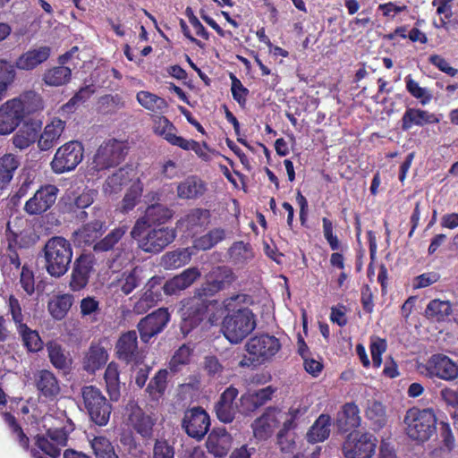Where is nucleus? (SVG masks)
Wrapping results in <instances>:
<instances>
[{
    "label": "nucleus",
    "mask_w": 458,
    "mask_h": 458,
    "mask_svg": "<svg viewBox=\"0 0 458 458\" xmlns=\"http://www.w3.org/2000/svg\"><path fill=\"white\" fill-rule=\"evenodd\" d=\"M254 302L251 295L238 293L224 300L226 311L222 322L225 337L232 344H239L256 328V316L250 309Z\"/></svg>",
    "instance_id": "1"
},
{
    "label": "nucleus",
    "mask_w": 458,
    "mask_h": 458,
    "mask_svg": "<svg viewBox=\"0 0 458 458\" xmlns=\"http://www.w3.org/2000/svg\"><path fill=\"white\" fill-rule=\"evenodd\" d=\"M200 272L197 267H189L163 284L164 277L154 276L148 279L144 293L133 305V311L144 314L162 300V293L174 295L189 288L199 277Z\"/></svg>",
    "instance_id": "2"
},
{
    "label": "nucleus",
    "mask_w": 458,
    "mask_h": 458,
    "mask_svg": "<svg viewBox=\"0 0 458 458\" xmlns=\"http://www.w3.org/2000/svg\"><path fill=\"white\" fill-rule=\"evenodd\" d=\"M50 54L51 48L47 46H42L21 54L15 60L14 64L5 59H0V101L16 78L15 68L22 71H31L46 62Z\"/></svg>",
    "instance_id": "3"
},
{
    "label": "nucleus",
    "mask_w": 458,
    "mask_h": 458,
    "mask_svg": "<svg viewBox=\"0 0 458 458\" xmlns=\"http://www.w3.org/2000/svg\"><path fill=\"white\" fill-rule=\"evenodd\" d=\"M403 431L417 445L428 442L437 433V418L432 408L411 407L404 414Z\"/></svg>",
    "instance_id": "4"
},
{
    "label": "nucleus",
    "mask_w": 458,
    "mask_h": 458,
    "mask_svg": "<svg viewBox=\"0 0 458 458\" xmlns=\"http://www.w3.org/2000/svg\"><path fill=\"white\" fill-rule=\"evenodd\" d=\"M45 268L48 275L59 278L66 274L72 259V246L63 236L49 238L43 248Z\"/></svg>",
    "instance_id": "5"
},
{
    "label": "nucleus",
    "mask_w": 458,
    "mask_h": 458,
    "mask_svg": "<svg viewBox=\"0 0 458 458\" xmlns=\"http://www.w3.org/2000/svg\"><path fill=\"white\" fill-rule=\"evenodd\" d=\"M282 345L278 338L268 334L255 335L245 344L247 355L239 361L240 368H257L272 360Z\"/></svg>",
    "instance_id": "6"
},
{
    "label": "nucleus",
    "mask_w": 458,
    "mask_h": 458,
    "mask_svg": "<svg viewBox=\"0 0 458 458\" xmlns=\"http://www.w3.org/2000/svg\"><path fill=\"white\" fill-rule=\"evenodd\" d=\"M216 301L204 299L194 292L193 295L181 301L180 313L182 318L181 329L184 335L196 328L206 318L211 305Z\"/></svg>",
    "instance_id": "7"
},
{
    "label": "nucleus",
    "mask_w": 458,
    "mask_h": 458,
    "mask_svg": "<svg viewBox=\"0 0 458 458\" xmlns=\"http://www.w3.org/2000/svg\"><path fill=\"white\" fill-rule=\"evenodd\" d=\"M81 394L84 408L91 421L99 427L107 425L113 407L101 390L92 385L84 386Z\"/></svg>",
    "instance_id": "8"
},
{
    "label": "nucleus",
    "mask_w": 458,
    "mask_h": 458,
    "mask_svg": "<svg viewBox=\"0 0 458 458\" xmlns=\"http://www.w3.org/2000/svg\"><path fill=\"white\" fill-rule=\"evenodd\" d=\"M127 155L123 141L116 139L105 140L97 149L89 165L92 174L119 165Z\"/></svg>",
    "instance_id": "9"
},
{
    "label": "nucleus",
    "mask_w": 458,
    "mask_h": 458,
    "mask_svg": "<svg viewBox=\"0 0 458 458\" xmlns=\"http://www.w3.org/2000/svg\"><path fill=\"white\" fill-rule=\"evenodd\" d=\"M377 445V439L373 434L354 430L344 438L342 453L345 458H372Z\"/></svg>",
    "instance_id": "10"
},
{
    "label": "nucleus",
    "mask_w": 458,
    "mask_h": 458,
    "mask_svg": "<svg viewBox=\"0 0 458 458\" xmlns=\"http://www.w3.org/2000/svg\"><path fill=\"white\" fill-rule=\"evenodd\" d=\"M84 147L78 140H70L59 147L50 163L52 171L61 174L74 170L82 161Z\"/></svg>",
    "instance_id": "11"
},
{
    "label": "nucleus",
    "mask_w": 458,
    "mask_h": 458,
    "mask_svg": "<svg viewBox=\"0 0 458 458\" xmlns=\"http://www.w3.org/2000/svg\"><path fill=\"white\" fill-rule=\"evenodd\" d=\"M235 280L233 270L226 266L213 267L205 276V281L194 292L210 300Z\"/></svg>",
    "instance_id": "12"
},
{
    "label": "nucleus",
    "mask_w": 458,
    "mask_h": 458,
    "mask_svg": "<svg viewBox=\"0 0 458 458\" xmlns=\"http://www.w3.org/2000/svg\"><path fill=\"white\" fill-rule=\"evenodd\" d=\"M419 368L420 372L429 378L436 377L445 381H453L458 377V365L443 353L432 354Z\"/></svg>",
    "instance_id": "13"
},
{
    "label": "nucleus",
    "mask_w": 458,
    "mask_h": 458,
    "mask_svg": "<svg viewBox=\"0 0 458 458\" xmlns=\"http://www.w3.org/2000/svg\"><path fill=\"white\" fill-rule=\"evenodd\" d=\"M7 246L4 247L0 252V268L2 274L10 279L16 276L20 268H21V254L18 249V237L16 233L11 230L10 222L6 225Z\"/></svg>",
    "instance_id": "14"
},
{
    "label": "nucleus",
    "mask_w": 458,
    "mask_h": 458,
    "mask_svg": "<svg viewBox=\"0 0 458 458\" xmlns=\"http://www.w3.org/2000/svg\"><path fill=\"white\" fill-rule=\"evenodd\" d=\"M45 436L61 449L67 445L70 434L75 429L72 420L62 413L60 417L47 414L43 417Z\"/></svg>",
    "instance_id": "15"
},
{
    "label": "nucleus",
    "mask_w": 458,
    "mask_h": 458,
    "mask_svg": "<svg viewBox=\"0 0 458 458\" xmlns=\"http://www.w3.org/2000/svg\"><path fill=\"white\" fill-rule=\"evenodd\" d=\"M182 428L190 437L200 441L209 430V415L200 406L187 409L182 420Z\"/></svg>",
    "instance_id": "16"
},
{
    "label": "nucleus",
    "mask_w": 458,
    "mask_h": 458,
    "mask_svg": "<svg viewBox=\"0 0 458 458\" xmlns=\"http://www.w3.org/2000/svg\"><path fill=\"white\" fill-rule=\"evenodd\" d=\"M176 237L174 227H154L139 240V248L147 253L157 254L165 250Z\"/></svg>",
    "instance_id": "17"
},
{
    "label": "nucleus",
    "mask_w": 458,
    "mask_h": 458,
    "mask_svg": "<svg viewBox=\"0 0 458 458\" xmlns=\"http://www.w3.org/2000/svg\"><path fill=\"white\" fill-rule=\"evenodd\" d=\"M25 116V103L21 98L7 100L0 106V135L12 133Z\"/></svg>",
    "instance_id": "18"
},
{
    "label": "nucleus",
    "mask_w": 458,
    "mask_h": 458,
    "mask_svg": "<svg viewBox=\"0 0 458 458\" xmlns=\"http://www.w3.org/2000/svg\"><path fill=\"white\" fill-rule=\"evenodd\" d=\"M156 422V418L147 413L138 404H129L127 407L126 425L144 440L153 437Z\"/></svg>",
    "instance_id": "19"
},
{
    "label": "nucleus",
    "mask_w": 458,
    "mask_h": 458,
    "mask_svg": "<svg viewBox=\"0 0 458 458\" xmlns=\"http://www.w3.org/2000/svg\"><path fill=\"white\" fill-rule=\"evenodd\" d=\"M170 321V313L166 308H159L142 318L137 325L140 339L148 344L152 337L160 334Z\"/></svg>",
    "instance_id": "20"
},
{
    "label": "nucleus",
    "mask_w": 458,
    "mask_h": 458,
    "mask_svg": "<svg viewBox=\"0 0 458 458\" xmlns=\"http://www.w3.org/2000/svg\"><path fill=\"white\" fill-rule=\"evenodd\" d=\"M115 354L125 364L138 365L143 361V352L138 345V335L131 330L121 335L115 344Z\"/></svg>",
    "instance_id": "21"
},
{
    "label": "nucleus",
    "mask_w": 458,
    "mask_h": 458,
    "mask_svg": "<svg viewBox=\"0 0 458 458\" xmlns=\"http://www.w3.org/2000/svg\"><path fill=\"white\" fill-rule=\"evenodd\" d=\"M59 191L58 187L54 184L40 186L26 201L24 210L30 215H42L55 205Z\"/></svg>",
    "instance_id": "22"
},
{
    "label": "nucleus",
    "mask_w": 458,
    "mask_h": 458,
    "mask_svg": "<svg viewBox=\"0 0 458 458\" xmlns=\"http://www.w3.org/2000/svg\"><path fill=\"white\" fill-rule=\"evenodd\" d=\"M94 264L95 259L91 254H81L75 259L69 282L72 291L79 292L88 285Z\"/></svg>",
    "instance_id": "23"
},
{
    "label": "nucleus",
    "mask_w": 458,
    "mask_h": 458,
    "mask_svg": "<svg viewBox=\"0 0 458 458\" xmlns=\"http://www.w3.org/2000/svg\"><path fill=\"white\" fill-rule=\"evenodd\" d=\"M279 413L280 410L278 408L270 406L253 420L250 427L256 439L267 440L272 436L274 430L280 423L278 419Z\"/></svg>",
    "instance_id": "24"
},
{
    "label": "nucleus",
    "mask_w": 458,
    "mask_h": 458,
    "mask_svg": "<svg viewBox=\"0 0 458 458\" xmlns=\"http://www.w3.org/2000/svg\"><path fill=\"white\" fill-rule=\"evenodd\" d=\"M106 339L92 341L83 357V369L89 373H95L104 367L108 360L107 347Z\"/></svg>",
    "instance_id": "25"
},
{
    "label": "nucleus",
    "mask_w": 458,
    "mask_h": 458,
    "mask_svg": "<svg viewBox=\"0 0 458 458\" xmlns=\"http://www.w3.org/2000/svg\"><path fill=\"white\" fill-rule=\"evenodd\" d=\"M36 389L39 397L47 401L56 400L61 394L59 379L55 375L47 369H41L34 375Z\"/></svg>",
    "instance_id": "26"
},
{
    "label": "nucleus",
    "mask_w": 458,
    "mask_h": 458,
    "mask_svg": "<svg viewBox=\"0 0 458 458\" xmlns=\"http://www.w3.org/2000/svg\"><path fill=\"white\" fill-rule=\"evenodd\" d=\"M360 423V409L354 402L344 403L336 414L335 427L341 433L354 431Z\"/></svg>",
    "instance_id": "27"
},
{
    "label": "nucleus",
    "mask_w": 458,
    "mask_h": 458,
    "mask_svg": "<svg viewBox=\"0 0 458 458\" xmlns=\"http://www.w3.org/2000/svg\"><path fill=\"white\" fill-rule=\"evenodd\" d=\"M238 394V389L233 386L227 387L221 394L218 402L215 405L216 418L221 422L231 423L234 420L237 411L234 401Z\"/></svg>",
    "instance_id": "28"
},
{
    "label": "nucleus",
    "mask_w": 458,
    "mask_h": 458,
    "mask_svg": "<svg viewBox=\"0 0 458 458\" xmlns=\"http://www.w3.org/2000/svg\"><path fill=\"white\" fill-rule=\"evenodd\" d=\"M440 119L433 113L427 110L407 107L402 116V130L406 131L413 126L423 127L426 124L438 123Z\"/></svg>",
    "instance_id": "29"
},
{
    "label": "nucleus",
    "mask_w": 458,
    "mask_h": 458,
    "mask_svg": "<svg viewBox=\"0 0 458 458\" xmlns=\"http://www.w3.org/2000/svg\"><path fill=\"white\" fill-rule=\"evenodd\" d=\"M232 437L225 428H215L208 435L206 446L216 457H224L231 448Z\"/></svg>",
    "instance_id": "30"
},
{
    "label": "nucleus",
    "mask_w": 458,
    "mask_h": 458,
    "mask_svg": "<svg viewBox=\"0 0 458 458\" xmlns=\"http://www.w3.org/2000/svg\"><path fill=\"white\" fill-rule=\"evenodd\" d=\"M65 129V122L55 117L46 125L38 140V147L42 151H47L56 145Z\"/></svg>",
    "instance_id": "31"
},
{
    "label": "nucleus",
    "mask_w": 458,
    "mask_h": 458,
    "mask_svg": "<svg viewBox=\"0 0 458 458\" xmlns=\"http://www.w3.org/2000/svg\"><path fill=\"white\" fill-rule=\"evenodd\" d=\"M106 221L95 219L75 232L76 240L85 246L94 245L106 231Z\"/></svg>",
    "instance_id": "32"
},
{
    "label": "nucleus",
    "mask_w": 458,
    "mask_h": 458,
    "mask_svg": "<svg viewBox=\"0 0 458 458\" xmlns=\"http://www.w3.org/2000/svg\"><path fill=\"white\" fill-rule=\"evenodd\" d=\"M132 173L133 169L131 165L116 170L106 179L103 185L104 192L108 195L120 192L131 181Z\"/></svg>",
    "instance_id": "33"
},
{
    "label": "nucleus",
    "mask_w": 458,
    "mask_h": 458,
    "mask_svg": "<svg viewBox=\"0 0 458 458\" xmlns=\"http://www.w3.org/2000/svg\"><path fill=\"white\" fill-rule=\"evenodd\" d=\"M98 191L95 189H85L81 194L74 198L67 206L69 212L77 213L76 217L84 221L88 213L84 210L90 207L98 197Z\"/></svg>",
    "instance_id": "34"
},
{
    "label": "nucleus",
    "mask_w": 458,
    "mask_h": 458,
    "mask_svg": "<svg viewBox=\"0 0 458 458\" xmlns=\"http://www.w3.org/2000/svg\"><path fill=\"white\" fill-rule=\"evenodd\" d=\"M154 132L165 139L168 143L173 146H178L182 137L177 136V129L167 117L163 114L156 115L153 118Z\"/></svg>",
    "instance_id": "35"
},
{
    "label": "nucleus",
    "mask_w": 458,
    "mask_h": 458,
    "mask_svg": "<svg viewBox=\"0 0 458 458\" xmlns=\"http://www.w3.org/2000/svg\"><path fill=\"white\" fill-rule=\"evenodd\" d=\"M205 183L196 176H189L177 185V196L183 199H197L206 191Z\"/></svg>",
    "instance_id": "36"
},
{
    "label": "nucleus",
    "mask_w": 458,
    "mask_h": 458,
    "mask_svg": "<svg viewBox=\"0 0 458 458\" xmlns=\"http://www.w3.org/2000/svg\"><path fill=\"white\" fill-rule=\"evenodd\" d=\"M106 389L110 401L116 402L121 395V382L119 366L114 361L110 362L104 374Z\"/></svg>",
    "instance_id": "37"
},
{
    "label": "nucleus",
    "mask_w": 458,
    "mask_h": 458,
    "mask_svg": "<svg viewBox=\"0 0 458 458\" xmlns=\"http://www.w3.org/2000/svg\"><path fill=\"white\" fill-rule=\"evenodd\" d=\"M129 227L122 225L112 229L104 238L98 240L93 245V250L96 253L107 252L114 250V247L126 234Z\"/></svg>",
    "instance_id": "38"
},
{
    "label": "nucleus",
    "mask_w": 458,
    "mask_h": 458,
    "mask_svg": "<svg viewBox=\"0 0 458 458\" xmlns=\"http://www.w3.org/2000/svg\"><path fill=\"white\" fill-rule=\"evenodd\" d=\"M39 128L37 123H24L13 137V144L20 149L27 148L36 141Z\"/></svg>",
    "instance_id": "39"
},
{
    "label": "nucleus",
    "mask_w": 458,
    "mask_h": 458,
    "mask_svg": "<svg viewBox=\"0 0 458 458\" xmlns=\"http://www.w3.org/2000/svg\"><path fill=\"white\" fill-rule=\"evenodd\" d=\"M452 312L453 309L450 301L434 299L427 305L424 316L433 322H444Z\"/></svg>",
    "instance_id": "40"
},
{
    "label": "nucleus",
    "mask_w": 458,
    "mask_h": 458,
    "mask_svg": "<svg viewBox=\"0 0 458 458\" xmlns=\"http://www.w3.org/2000/svg\"><path fill=\"white\" fill-rule=\"evenodd\" d=\"M210 211L207 208H196L191 209L182 219V224L187 230L197 233L199 229L207 226L210 221Z\"/></svg>",
    "instance_id": "41"
},
{
    "label": "nucleus",
    "mask_w": 458,
    "mask_h": 458,
    "mask_svg": "<svg viewBox=\"0 0 458 458\" xmlns=\"http://www.w3.org/2000/svg\"><path fill=\"white\" fill-rule=\"evenodd\" d=\"M330 426L331 417L328 414L319 415L307 433L308 441L315 444L327 439L330 435Z\"/></svg>",
    "instance_id": "42"
},
{
    "label": "nucleus",
    "mask_w": 458,
    "mask_h": 458,
    "mask_svg": "<svg viewBox=\"0 0 458 458\" xmlns=\"http://www.w3.org/2000/svg\"><path fill=\"white\" fill-rule=\"evenodd\" d=\"M141 272V268L136 266L121 273L116 284L124 295H129L140 286L142 280Z\"/></svg>",
    "instance_id": "43"
},
{
    "label": "nucleus",
    "mask_w": 458,
    "mask_h": 458,
    "mask_svg": "<svg viewBox=\"0 0 458 458\" xmlns=\"http://www.w3.org/2000/svg\"><path fill=\"white\" fill-rule=\"evenodd\" d=\"M139 104L155 114H163L168 108V103L163 98L149 91L141 90L136 96Z\"/></svg>",
    "instance_id": "44"
},
{
    "label": "nucleus",
    "mask_w": 458,
    "mask_h": 458,
    "mask_svg": "<svg viewBox=\"0 0 458 458\" xmlns=\"http://www.w3.org/2000/svg\"><path fill=\"white\" fill-rule=\"evenodd\" d=\"M73 303V296L69 293L59 294L47 303V310L55 320L64 318Z\"/></svg>",
    "instance_id": "45"
},
{
    "label": "nucleus",
    "mask_w": 458,
    "mask_h": 458,
    "mask_svg": "<svg viewBox=\"0 0 458 458\" xmlns=\"http://www.w3.org/2000/svg\"><path fill=\"white\" fill-rule=\"evenodd\" d=\"M143 192V185L140 179L133 182L126 191L121 200L118 210L122 214H128L140 203Z\"/></svg>",
    "instance_id": "46"
},
{
    "label": "nucleus",
    "mask_w": 458,
    "mask_h": 458,
    "mask_svg": "<svg viewBox=\"0 0 458 458\" xmlns=\"http://www.w3.org/2000/svg\"><path fill=\"white\" fill-rule=\"evenodd\" d=\"M19 166L20 160L13 154H4L0 157V190L9 184Z\"/></svg>",
    "instance_id": "47"
},
{
    "label": "nucleus",
    "mask_w": 458,
    "mask_h": 458,
    "mask_svg": "<svg viewBox=\"0 0 458 458\" xmlns=\"http://www.w3.org/2000/svg\"><path fill=\"white\" fill-rule=\"evenodd\" d=\"M16 331L22 342V345L30 352H37L43 348V342L37 330L31 329L27 323L17 327Z\"/></svg>",
    "instance_id": "48"
},
{
    "label": "nucleus",
    "mask_w": 458,
    "mask_h": 458,
    "mask_svg": "<svg viewBox=\"0 0 458 458\" xmlns=\"http://www.w3.org/2000/svg\"><path fill=\"white\" fill-rule=\"evenodd\" d=\"M72 78V70L69 67L59 65L47 69L43 74L46 85L59 87L67 84Z\"/></svg>",
    "instance_id": "49"
},
{
    "label": "nucleus",
    "mask_w": 458,
    "mask_h": 458,
    "mask_svg": "<svg viewBox=\"0 0 458 458\" xmlns=\"http://www.w3.org/2000/svg\"><path fill=\"white\" fill-rule=\"evenodd\" d=\"M365 417L370 421L373 429L382 428L387 421L385 406L382 403L376 400L369 401L365 411Z\"/></svg>",
    "instance_id": "50"
},
{
    "label": "nucleus",
    "mask_w": 458,
    "mask_h": 458,
    "mask_svg": "<svg viewBox=\"0 0 458 458\" xmlns=\"http://www.w3.org/2000/svg\"><path fill=\"white\" fill-rule=\"evenodd\" d=\"M150 225H161L174 216V210L165 205H148L144 213Z\"/></svg>",
    "instance_id": "51"
},
{
    "label": "nucleus",
    "mask_w": 458,
    "mask_h": 458,
    "mask_svg": "<svg viewBox=\"0 0 458 458\" xmlns=\"http://www.w3.org/2000/svg\"><path fill=\"white\" fill-rule=\"evenodd\" d=\"M228 254L234 264L246 263L254 257L251 245L242 241L233 242L228 250Z\"/></svg>",
    "instance_id": "52"
},
{
    "label": "nucleus",
    "mask_w": 458,
    "mask_h": 458,
    "mask_svg": "<svg viewBox=\"0 0 458 458\" xmlns=\"http://www.w3.org/2000/svg\"><path fill=\"white\" fill-rule=\"evenodd\" d=\"M7 314L11 316L15 328L26 324L29 317L23 312L21 301L13 294H10L5 300Z\"/></svg>",
    "instance_id": "53"
},
{
    "label": "nucleus",
    "mask_w": 458,
    "mask_h": 458,
    "mask_svg": "<svg viewBox=\"0 0 458 458\" xmlns=\"http://www.w3.org/2000/svg\"><path fill=\"white\" fill-rule=\"evenodd\" d=\"M4 420L5 423L8 425L12 435L15 437V440L18 442L19 445L25 451L30 449V439L28 436L24 433L22 428L18 423L14 415L11 412H4L3 414Z\"/></svg>",
    "instance_id": "54"
},
{
    "label": "nucleus",
    "mask_w": 458,
    "mask_h": 458,
    "mask_svg": "<svg viewBox=\"0 0 458 458\" xmlns=\"http://www.w3.org/2000/svg\"><path fill=\"white\" fill-rule=\"evenodd\" d=\"M90 446L97 458H119L110 440L106 437H94Z\"/></svg>",
    "instance_id": "55"
},
{
    "label": "nucleus",
    "mask_w": 458,
    "mask_h": 458,
    "mask_svg": "<svg viewBox=\"0 0 458 458\" xmlns=\"http://www.w3.org/2000/svg\"><path fill=\"white\" fill-rule=\"evenodd\" d=\"M166 369H159L149 381L147 391L152 398H158L164 394L167 385Z\"/></svg>",
    "instance_id": "56"
},
{
    "label": "nucleus",
    "mask_w": 458,
    "mask_h": 458,
    "mask_svg": "<svg viewBox=\"0 0 458 458\" xmlns=\"http://www.w3.org/2000/svg\"><path fill=\"white\" fill-rule=\"evenodd\" d=\"M225 238L223 228H214L196 241V247L199 250H210Z\"/></svg>",
    "instance_id": "57"
},
{
    "label": "nucleus",
    "mask_w": 458,
    "mask_h": 458,
    "mask_svg": "<svg viewBox=\"0 0 458 458\" xmlns=\"http://www.w3.org/2000/svg\"><path fill=\"white\" fill-rule=\"evenodd\" d=\"M404 81L406 90L413 98L419 99L421 105L425 106L430 102L432 98L431 94L427 90V89L420 87L411 74L404 78Z\"/></svg>",
    "instance_id": "58"
},
{
    "label": "nucleus",
    "mask_w": 458,
    "mask_h": 458,
    "mask_svg": "<svg viewBox=\"0 0 458 458\" xmlns=\"http://www.w3.org/2000/svg\"><path fill=\"white\" fill-rule=\"evenodd\" d=\"M34 449L39 450L41 454L50 456L51 458H58L61 455L62 450L44 434H38L35 437Z\"/></svg>",
    "instance_id": "59"
},
{
    "label": "nucleus",
    "mask_w": 458,
    "mask_h": 458,
    "mask_svg": "<svg viewBox=\"0 0 458 458\" xmlns=\"http://www.w3.org/2000/svg\"><path fill=\"white\" fill-rule=\"evenodd\" d=\"M47 352L50 362L55 369H65L69 367L67 356L60 344L55 343L48 344Z\"/></svg>",
    "instance_id": "60"
},
{
    "label": "nucleus",
    "mask_w": 458,
    "mask_h": 458,
    "mask_svg": "<svg viewBox=\"0 0 458 458\" xmlns=\"http://www.w3.org/2000/svg\"><path fill=\"white\" fill-rule=\"evenodd\" d=\"M387 342L379 336H371L369 351L374 368H379L382 364V354L386 351Z\"/></svg>",
    "instance_id": "61"
},
{
    "label": "nucleus",
    "mask_w": 458,
    "mask_h": 458,
    "mask_svg": "<svg viewBox=\"0 0 458 458\" xmlns=\"http://www.w3.org/2000/svg\"><path fill=\"white\" fill-rule=\"evenodd\" d=\"M231 79V92L233 98L239 104L241 107H245L247 103V97L249 96V89L243 86L240 79L233 73H230Z\"/></svg>",
    "instance_id": "62"
},
{
    "label": "nucleus",
    "mask_w": 458,
    "mask_h": 458,
    "mask_svg": "<svg viewBox=\"0 0 458 458\" xmlns=\"http://www.w3.org/2000/svg\"><path fill=\"white\" fill-rule=\"evenodd\" d=\"M19 283L27 295L31 296L35 293L34 272L27 264H24L21 268Z\"/></svg>",
    "instance_id": "63"
},
{
    "label": "nucleus",
    "mask_w": 458,
    "mask_h": 458,
    "mask_svg": "<svg viewBox=\"0 0 458 458\" xmlns=\"http://www.w3.org/2000/svg\"><path fill=\"white\" fill-rule=\"evenodd\" d=\"M190 259L191 255L186 250L167 252L163 257L165 266L175 268L185 265Z\"/></svg>",
    "instance_id": "64"
}]
</instances>
